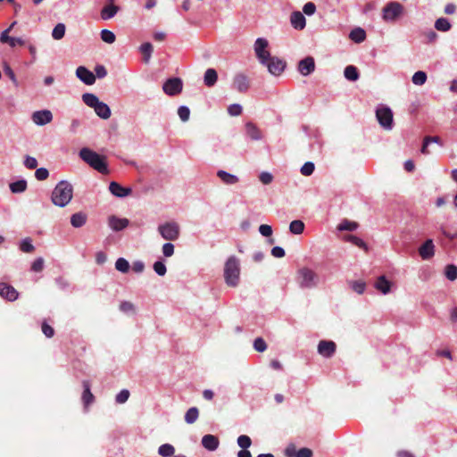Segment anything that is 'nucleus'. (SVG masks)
Segmentation results:
<instances>
[{"instance_id": "nucleus-7", "label": "nucleus", "mask_w": 457, "mask_h": 457, "mask_svg": "<svg viewBox=\"0 0 457 457\" xmlns=\"http://www.w3.org/2000/svg\"><path fill=\"white\" fill-rule=\"evenodd\" d=\"M403 12V6L398 2H390L383 9V19L386 21H395Z\"/></svg>"}, {"instance_id": "nucleus-18", "label": "nucleus", "mask_w": 457, "mask_h": 457, "mask_svg": "<svg viewBox=\"0 0 457 457\" xmlns=\"http://www.w3.org/2000/svg\"><path fill=\"white\" fill-rule=\"evenodd\" d=\"M129 224V220L126 218H118L115 215H112L108 218V225L114 231H120L127 228Z\"/></svg>"}, {"instance_id": "nucleus-13", "label": "nucleus", "mask_w": 457, "mask_h": 457, "mask_svg": "<svg viewBox=\"0 0 457 457\" xmlns=\"http://www.w3.org/2000/svg\"><path fill=\"white\" fill-rule=\"evenodd\" d=\"M337 349V345L333 341L321 340L318 345V353L323 357H331Z\"/></svg>"}, {"instance_id": "nucleus-56", "label": "nucleus", "mask_w": 457, "mask_h": 457, "mask_svg": "<svg viewBox=\"0 0 457 457\" xmlns=\"http://www.w3.org/2000/svg\"><path fill=\"white\" fill-rule=\"evenodd\" d=\"M49 171L46 168L37 169L35 172V177L37 180H45L48 178Z\"/></svg>"}, {"instance_id": "nucleus-26", "label": "nucleus", "mask_w": 457, "mask_h": 457, "mask_svg": "<svg viewBox=\"0 0 457 457\" xmlns=\"http://www.w3.org/2000/svg\"><path fill=\"white\" fill-rule=\"evenodd\" d=\"M375 287L382 294L386 295L390 292L391 283L386 278L385 276H380L375 282Z\"/></svg>"}, {"instance_id": "nucleus-43", "label": "nucleus", "mask_w": 457, "mask_h": 457, "mask_svg": "<svg viewBox=\"0 0 457 457\" xmlns=\"http://www.w3.org/2000/svg\"><path fill=\"white\" fill-rule=\"evenodd\" d=\"M412 83L418 86H422L427 80V74L424 71H416L412 76Z\"/></svg>"}, {"instance_id": "nucleus-19", "label": "nucleus", "mask_w": 457, "mask_h": 457, "mask_svg": "<svg viewBox=\"0 0 457 457\" xmlns=\"http://www.w3.org/2000/svg\"><path fill=\"white\" fill-rule=\"evenodd\" d=\"M109 190L113 195L117 197H124L129 195L132 193L131 188L124 187L115 181L110 183Z\"/></svg>"}, {"instance_id": "nucleus-46", "label": "nucleus", "mask_w": 457, "mask_h": 457, "mask_svg": "<svg viewBox=\"0 0 457 457\" xmlns=\"http://www.w3.org/2000/svg\"><path fill=\"white\" fill-rule=\"evenodd\" d=\"M237 445L242 448V449H247L248 447L251 446L252 445V440L251 438L246 436V435H241L237 437Z\"/></svg>"}, {"instance_id": "nucleus-15", "label": "nucleus", "mask_w": 457, "mask_h": 457, "mask_svg": "<svg viewBox=\"0 0 457 457\" xmlns=\"http://www.w3.org/2000/svg\"><path fill=\"white\" fill-rule=\"evenodd\" d=\"M0 296L5 300L12 302L18 298L19 293L12 286H11L7 283H4V282H1L0 283Z\"/></svg>"}, {"instance_id": "nucleus-35", "label": "nucleus", "mask_w": 457, "mask_h": 457, "mask_svg": "<svg viewBox=\"0 0 457 457\" xmlns=\"http://www.w3.org/2000/svg\"><path fill=\"white\" fill-rule=\"evenodd\" d=\"M83 102L89 107L95 109L97 104L100 102L98 97L92 93H85L82 95Z\"/></svg>"}, {"instance_id": "nucleus-2", "label": "nucleus", "mask_w": 457, "mask_h": 457, "mask_svg": "<svg viewBox=\"0 0 457 457\" xmlns=\"http://www.w3.org/2000/svg\"><path fill=\"white\" fill-rule=\"evenodd\" d=\"M79 157L90 167L102 174H108L109 170L105 157L98 154L96 152L84 147L79 151Z\"/></svg>"}, {"instance_id": "nucleus-29", "label": "nucleus", "mask_w": 457, "mask_h": 457, "mask_svg": "<svg viewBox=\"0 0 457 457\" xmlns=\"http://www.w3.org/2000/svg\"><path fill=\"white\" fill-rule=\"evenodd\" d=\"M217 176L221 179V181L227 185H234L238 182V179L237 176L230 174L225 170H218Z\"/></svg>"}, {"instance_id": "nucleus-14", "label": "nucleus", "mask_w": 457, "mask_h": 457, "mask_svg": "<svg viewBox=\"0 0 457 457\" xmlns=\"http://www.w3.org/2000/svg\"><path fill=\"white\" fill-rule=\"evenodd\" d=\"M315 70V61L312 56H307L301 60L298 63V71L303 76H308Z\"/></svg>"}, {"instance_id": "nucleus-27", "label": "nucleus", "mask_w": 457, "mask_h": 457, "mask_svg": "<svg viewBox=\"0 0 457 457\" xmlns=\"http://www.w3.org/2000/svg\"><path fill=\"white\" fill-rule=\"evenodd\" d=\"M217 80H218L217 71L212 68L207 69L204 73V85L211 87L215 85Z\"/></svg>"}, {"instance_id": "nucleus-63", "label": "nucleus", "mask_w": 457, "mask_h": 457, "mask_svg": "<svg viewBox=\"0 0 457 457\" xmlns=\"http://www.w3.org/2000/svg\"><path fill=\"white\" fill-rule=\"evenodd\" d=\"M259 232L263 237H270L272 235V228L270 225L262 224L259 227Z\"/></svg>"}, {"instance_id": "nucleus-38", "label": "nucleus", "mask_w": 457, "mask_h": 457, "mask_svg": "<svg viewBox=\"0 0 457 457\" xmlns=\"http://www.w3.org/2000/svg\"><path fill=\"white\" fill-rule=\"evenodd\" d=\"M304 229V223L300 220H293L289 225V230L291 233L299 235L302 234Z\"/></svg>"}, {"instance_id": "nucleus-42", "label": "nucleus", "mask_w": 457, "mask_h": 457, "mask_svg": "<svg viewBox=\"0 0 457 457\" xmlns=\"http://www.w3.org/2000/svg\"><path fill=\"white\" fill-rule=\"evenodd\" d=\"M65 34V25L63 23H58L53 29L52 37L60 40L64 37Z\"/></svg>"}, {"instance_id": "nucleus-44", "label": "nucleus", "mask_w": 457, "mask_h": 457, "mask_svg": "<svg viewBox=\"0 0 457 457\" xmlns=\"http://www.w3.org/2000/svg\"><path fill=\"white\" fill-rule=\"evenodd\" d=\"M115 268L122 273H127L129 270V263L126 259L120 257L116 261Z\"/></svg>"}, {"instance_id": "nucleus-23", "label": "nucleus", "mask_w": 457, "mask_h": 457, "mask_svg": "<svg viewBox=\"0 0 457 457\" xmlns=\"http://www.w3.org/2000/svg\"><path fill=\"white\" fill-rule=\"evenodd\" d=\"M87 216L85 212H79L71 215V224L74 228H80L87 222Z\"/></svg>"}, {"instance_id": "nucleus-12", "label": "nucleus", "mask_w": 457, "mask_h": 457, "mask_svg": "<svg viewBox=\"0 0 457 457\" xmlns=\"http://www.w3.org/2000/svg\"><path fill=\"white\" fill-rule=\"evenodd\" d=\"M419 254L422 260H429L435 255V245L432 239H427L420 247Z\"/></svg>"}, {"instance_id": "nucleus-20", "label": "nucleus", "mask_w": 457, "mask_h": 457, "mask_svg": "<svg viewBox=\"0 0 457 457\" xmlns=\"http://www.w3.org/2000/svg\"><path fill=\"white\" fill-rule=\"evenodd\" d=\"M219 445V438L213 435H205L202 438V445L208 451H215Z\"/></svg>"}, {"instance_id": "nucleus-59", "label": "nucleus", "mask_w": 457, "mask_h": 457, "mask_svg": "<svg viewBox=\"0 0 457 457\" xmlns=\"http://www.w3.org/2000/svg\"><path fill=\"white\" fill-rule=\"evenodd\" d=\"M365 287L366 284L363 281H354L352 283V289L360 295L364 292Z\"/></svg>"}, {"instance_id": "nucleus-64", "label": "nucleus", "mask_w": 457, "mask_h": 457, "mask_svg": "<svg viewBox=\"0 0 457 457\" xmlns=\"http://www.w3.org/2000/svg\"><path fill=\"white\" fill-rule=\"evenodd\" d=\"M295 457H312V451L306 447L301 448L296 452Z\"/></svg>"}, {"instance_id": "nucleus-6", "label": "nucleus", "mask_w": 457, "mask_h": 457, "mask_svg": "<svg viewBox=\"0 0 457 457\" xmlns=\"http://www.w3.org/2000/svg\"><path fill=\"white\" fill-rule=\"evenodd\" d=\"M376 118L379 125L386 130H391L393 128V112L389 107L378 108Z\"/></svg>"}, {"instance_id": "nucleus-22", "label": "nucleus", "mask_w": 457, "mask_h": 457, "mask_svg": "<svg viewBox=\"0 0 457 457\" xmlns=\"http://www.w3.org/2000/svg\"><path fill=\"white\" fill-rule=\"evenodd\" d=\"M82 386H83L84 391H83L81 399H82V402H83L85 407H87L89 404H91L94 402L95 396L91 392L90 384L87 380H84L82 382Z\"/></svg>"}, {"instance_id": "nucleus-41", "label": "nucleus", "mask_w": 457, "mask_h": 457, "mask_svg": "<svg viewBox=\"0 0 457 457\" xmlns=\"http://www.w3.org/2000/svg\"><path fill=\"white\" fill-rule=\"evenodd\" d=\"M153 46L151 43H144L140 46V51L142 54L144 55V61L145 62H147L151 57V54L153 53Z\"/></svg>"}, {"instance_id": "nucleus-48", "label": "nucleus", "mask_w": 457, "mask_h": 457, "mask_svg": "<svg viewBox=\"0 0 457 457\" xmlns=\"http://www.w3.org/2000/svg\"><path fill=\"white\" fill-rule=\"evenodd\" d=\"M314 169V163L312 162H307L302 166L300 171L303 176H310L313 173Z\"/></svg>"}, {"instance_id": "nucleus-9", "label": "nucleus", "mask_w": 457, "mask_h": 457, "mask_svg": "<svg viewBox=\"0 0 457 457\" xmlns=\"http://www.w3.org/2000/svg\"><path fill=\"white\" fill-rule=\"evenodd\" d=\"M183 83L179 78H171L167 79L163 86L162 89L165 94L168 96H176L182 91Z\"/></svg>"}, {"instance_id": "nucleus-24", "label": "nucleus", "mask_w": 457, "mask_h": 457, "mask_svg": "<svg viewBox=\"0 0 457 457\" xmlns=\"http://www.w3.org/2000/svg\"><path fill=\"white\" fill-rule=\"evenodd\" d=\"M245 131L247 136L253 140L262 139V132L253 122H247L245 124Z\"/></svg>"}, {"instance_id": "nucleus-49", "label": "nucleus", "mask_w": 457, "mask_h": 457, "mask_svg": "<svg viewBox=\"0 0 457 457\" xmlns=\"http://www.w3.org/2000/svg\"><path fill=\"white\" fill-rule=\"evenodd\" d=\"M21 251L24 253H32L35 249L34 245L31 244V240L29 238H25L20 245Z\"/></svg>"}, {"instance_id": "nucleus-62", "label": "nucleus", "mask_w": 457, "mask_h": 457, "mask_svg": "<svg viewBox=\"0 0 457 457\" xmlns=\"http://www.w3.org/2000/svg\"><path fill=\"white\" fill-rule=\"evenodd\" d=\"M260 181L264 185H269L272 182L273 176L269 172H262L259 176Z\"/></svg>"}, {"instance_id": "nucleus-30", "label": "nucleus", "mask_w": 457, "mask_h": 457, "mask_svg": "<svg viewBox=\"0 0 457 457\" xmlns=\"http://www.w3.org/2000/svg\"><path fill=\"white\" fill-rule=\"evenodd\" d=\"M349 37L355 43H361L366 38V32L361 28H355L350 32Z\"/></svg>"}, {"instance_id": "nucleus-3", "label": "nucleus", "mask_w": 457, "mask_h": 457, "mask_svg": "<svg viewBox=\"0 0 457 457\" xmlns=\"http://www.w3.org/2000/svg\"><path fill=\"white\" fill-rule=\"evenodd\" d=\"M224 278L227 286L236 287L240 279V263L236 256H230L224 265Z\"/></svg>"}, {"instance_id": "nucleus-28", "label": "nucleus", "mask_w": 457, "mask_h": 457, "mask_svg": "<svg viewBox=\"0 0 457 457\" xmlns=\"http://www.w3.org/2000/svg\"><path fill=\"white\" fill-rule=\"evenodd\" d=\"M119 7L113 4L105 5L101 11V18L104 21L112 19L118 12Z\"/></svg>"}, {"instance_id": "nucleus-31", "label": "nucleus", "mask_w": 457, "mask_h": 457, "mask_svg": "<svg viewBox=\"0 0 457 457\" xmlns=\"http://www.w3.org/2000/svg\"><path fill=\"white\" fill-rule=\"evenodd\" d=\"M343 239H344V241L350 242L353 245L364 249L365 251L368 250V246H367L366 243L362 239H361L360 237H358L356 236L345 235V236H344Z\"/></svg>"}, {"instance_id": "nucleus-4", "label": "nucleus", "mask_w": 457, "mask_h": 457, "mask_svg": "<svg viewBox=\"0 0 457 457\" xmlns=\"http://www.w3.org/2000/svg\"><path fill=\"white\" fill-rule=\"evenodd\" d=\"M295 280L302 289L316 287L320 282L319 275L308 267H302L297 270Z\"/></svg>"}, {"instance_id": "nucleus-32", "label": "nucleus", "mask_w": 457, "mask_h": 457, "mask_svg": "<svg viewBox=\"0 0 457 457\" xmlns=\"http://www.w3.org/2000/svg\"><path fill=\"white\" fill-rule=\"evenodd\" d=\"M451 28L452 25L446 18L441 17L435 21V29L438 31L447 32Z\"/></svg>"}, {"instance_id": "nucleus-33", "label": "nucleus", "mask_w": 457, "mask_h": 457, "mask_svg": "<svg viewBox=\"0 0 457 457\" xmlns=\"http://www.w3.org/2000/svg\"><path fill=\"white\" fill-rule=\"evenodd\" d=\"M344 75L350 81H356L359 79V71L353 65H348L344 71Z\"/></svg>"}, {"instance_id": "nucleus-60", "label": "nucleus", "mask_w": 457, "mask_h": 457, "mask_svg": "<svg viewBox=\"0 0 457 457\" xmlns=\"http://www.w3.org/2000/svg\"><path fill=\"white\" fill-rule=\"evenodd\" d=\"M162 253L165 257H170L174 253V245L171 243H165L162 245Z\"/></svg>"}, {"instance_id": "nucleus-57", "label": "nucleus", "mask_w": 457, "mask_h": 457, "mask_svg": "<svg viewBox=\"0 0 457 457\" xmlns=\"http://www.w3.org/2000/svg\"><path fill=\"white\" fill-rule=\"evenodd\" d=\"M228 112L231 116H238L242 113V107L237 104H230L228 108Z\"/></svg>"}, {"instance_id": "nucleus-5", "label": "nucleus", "mask_w": 457, "mask_h": 457, "mask_svg": "<svg viewBox=\"0 0 457 457\" xmlns=\"http://www.w3.org/2000/svg\"><path fill=\"white\" fill-rule=\"evenodd\" d=\"M158 231L165 240L174 241L179 237V226L176 222H166L160 225Z\"/></svg>"}, {"instance_id": "nucleus-8", "label": "nucleus", "mask_w": 457, "mask_h": 457, "mask_svg": "<svg viewBox=\"0 0 457 457\" xmlns=\"http://www.w3.org/2000/svg\"><path fill=\"white\" fill-rule=\"evenodd\" d=\"M268 45V41L262 37L257 38L254 43L255 54L262 64L266 63L270 57V52L266 49Z\"/></svg>"}, {"instance_id": "nucleus-37", "label": "nucleus", "mask_w": 457, "mask_h": 457, "mask_svg": "<svg viewBox=\"0 0 457 457\" xmlns=\"http://www.w3.org/2000/svg\"><path fill=\"white\" fill-rule=\"evenodd\" d=\"M174 453L175 448L170 444H163L158 448V453L162 457H170Z\"/></svg>"}, {"instance_id": "nucleus-50", "label": "nucleus", "mask_w": 457, "mask_h": 457, "mask_svg": "<svg viewBox=\"0 0 457 457\" xmlns=\"http://www.w3.org/2000/svg\"><path fill=\"white\" fill-rule=\"evenodd\" d=\"M253 348L257 352L262 353L267 349V344L262 337H257L253 342Z\"/></svg>"}, {"instance_id": "nucleus-52", "label": "nucleus", "mask_w": 457, "mask_h": 457, "mask_svg": "<svg viewBox=\"0 0 457 457\" xmlns=\"http://www.w3.org/2000/svg\"><path fill=\"white\" fill-rule=\"evenodd\" d=\"M41 328H42L43 334L46 337L51 338V337H53L54 336V328L52 326H50L49 324H47L46 321H43Z\"/></svg>"}, {"instance_id": "nucleus-54", "label": "nucleus", "mask_w": 457, "mask_h": 457, "mask_svg": "<svg viewBox=\"0 0 457 457\" xmlns=\"http://www.w3.org/2000/svg\"><path fill=\"white\" fill-rule=\"evenodd\" d=\"M130 394L129 391L127 389H122L117 395H116V402L118 403H124L128 401Z\"/></svg>"}, {"instance_id": "nucleus-45", "label": "nucleus", "mask_w": 457, "mask_h": 457, "mask_svg": "<svg viewBox=\"0 0 457 457\" xmlns=\"http://www.w3.org/2000/svg\"><path fill=\"white\" fill-rule=\"evenodd\" d=\"M101 39L107 44H112L114 43L116 37L112 31L109 29H103L101 31Z\"/></svg>"}, {"instance_id": "nucleus-53", "label": "nucleus", "mask_w": 457, "mask_h": 457, "mask_svg": "<svg viewBox=\"0 0 457 457\" xmlns=\"http://www.w3.org/2000/svg\"><path fill=\"white\" fill-rule=\"evenodd\" d=\"M154 270L159 276H164L167 271L165 264L160 261L154 263Z\"/></svg>"}, {"instance_id": "nucleus-39", "label": "nucleus", "mask_w": 457, "mask_h": 457, "mask_svg": "<svg viewBox=\"0 0 457 457\" xmlns=\"http://www.w3.org/2000/svg\"><path fill=\"white\" fill-rule=\"evenodd\" d=\"M358 223L355 221H351L348 220H344L338 226V230H347V231H353L358 228Z\"/></svg>"}, {"instance_id": "nucleus-21", "label": "nucleus", "mask_w": 457, "mask_h": 457, "mask_svg": "<svg viewBox=\"0 0 457 457\" xmlns=\"http://www.w3.org/2000/svg\"><path fill=\"white\" fill-rule=\"evenodd\" d=\"M290 21L295 29H303L306 25V20L303 14L300 12H294L291 14Z\"/></svg>"}, {"instance_id": "nucleus-11", "label": "nucleus", "mask_w": 457, "mask_h": 457, "mask_svg": "<svg viewBox=\"0 0 457 457\" xmlns=\"http://www.w3.org/2000/svg\"><path fill=\"white\" fill-rule=\"evenodd\" d=\"M31 119L35 124L44 126L52 121L53 114L49 110L37 111L32 113Z\"/></svg>"}, {"instance_id": "nucleus-47", "label": "nucleus", "mask_w": 457, "mask_h": 457, "mask_svg": "<svg viewBox=\"0 0 457 457\" xmlns=\"http://www.w3.org/2000/svg\"><path fill=\"white\" fill-rule=\"evenodd\" d=\"M120 310L125 313H135V305L129 301L121 302L120 304Z\"/></svg>"}, {"instance_id": "nucleus-36", "label": "nucleus", "mask_w": 457, "mask_h": 457, "mask_svg": "<svg viewBox=\"0 0 457 457\" xmlns=\"http://www.w3.org/2000/svg\"><path fill=\"white\" fill-rule=\"evenodd\" d=\"M27 188V181L24 179H21L10 184V189L12 193H22Z\"/></svg>"}, {"instance_id": "nucleus-17", "label": "nucleus", "mask_w": 457, "mask_h": 457, "mask_svg": "<svg viewBox=\"0 0 457 457\" xmlns=\"http://www.w3.org/2000/svg\"><path fill=\"white\" fill-rule=\"evenodd\" d=\"M76 75L86 85H93L96 81L95 74L84 66L77 68Z\"/></svg>"}, {"instance_id": "nucleus-10", "label": "nucleus", "mask_w": 457, "mask_h": 457, "mask_svg": "<svg viewBox=\"0 0 457 457\" xmlns=\"http://www.w3.org/2000/svg\"><path fill=\"white\" fill-rule=\"evenodd\" d=\"M263 64L267 66L269 72L274 76H279L286 68V62L275 56H270L267 62Z\"/></svg>"}, {"instance_id": "nucleus-40", "label": "nucleus", "mask_w": 457, "mask_h": 457, "mask_svg": "<svg viewBox=\"0 0 457 457\" xmlns=\"http://www.w3.org/2000/svg\"><path fill=\"white\" fill-rule=\"evenodd\" d=\"M445 275L449 280H455L457 278V266L454 264L446 265L445 269Z\"/></svg>"}, {"instance_id": "nucleus-16", "label": "nucleus", "mask_w": 457, "mask_h": 457, "mask_svg": "<svg viewBox=\"0 0 457 457\" xmlns=\"http://www.w3.org/2000/svg\"><path fill=\"white\" fill-rule=\"evenodd\" d=\"M233 86L241 93L246 92L250 87V80L246 75L238 73L234 77Z\"/></svg>"}, {"instance_id": "nucleus-61", "label": "nucleus", "mask_w": 457, "mask_h": 457, "mask_svg": "<svg viewBox=\"0 0 457 457\" xmlns=\"http://www.w3.org/2000/svg\"><path fill=\"white\" fill-rule=\"evenodd\" d=\"M4 71L5 73L6 76L9 77V79L14 83L17 85V80H16V77H15V74H14V71H12V69L10 67L9 64H7L6 62L4 64Z\"/></svg>"}, {"instance_id": "nucleus-58", "label": "nucleus", "mask_w": 457, "mask_h": 457, "mask_svg": "<svg viewBox=\"0 0 457 457\" xmlns=\"http://www.w3.org/2000/svg\"><path fill=\"white\" fill-rule=\"evenodd\" d=\"M24 165L29 170H34L37 166V161L36 158L27 155L24 161Z\"/></svg>"}, {"instance_id": "nucleus-55", "label": "nucleus", "mask_w": 457, "mask_h": 457, "mask_svg": "<svg viewBox=\"0 0 457 457\" xmlns=\"http://www.w3.org/2000/svg\"><path fill=\"white\" fill-rule=\"evenodd\" d=\"M43 269H44V259L39 257L33 262V263L31 265V270H33L35 272H40L43 270Z\"/></svg>"}, {"instance_id": "nucleus-25", "label": "nucleus", "mask_w": 457, "mask_h": 457, "mask_svg": "<svg viewBox=\"0 0 457 457\" xmlns=\"http://www.w3.org/2000/svg\"><path fill=\"white\" fill-rule=\"evenodd\" d=\"M94 110L96 115L104 120H107L111 117V109L104 102H99Z\"/></svg>"}, {"instance_id": "nucleus-1", "label": "nucleus", "mask_w": 457, "mask_h": 457, "mask_svg": "<svg viewBox=\"0 0 457 457\" xmlns=\"http://www.w3.org/2000/svg\"><path fill=\"white\" fill-rule=\"evenodd\" d=\"M73 197V187L66 180L60 181L54 188L51 195L52 203L59 207H65Z\"/></svg>"}, {"instance_id": "nucleus-51", "label": "nucleus", "mask_w": 457, "mask_h": 457, "mask_svg": "<svg viewBox=\"0 0 457 457\" xmlns=\"http://www.w3.org/2000/svg\"><path fill=\"white\" fill-rule=\"evenodd\" d=\"M178 114L182 121H187L190 115V110L187 106H180L178 110Z\"/></svg>"}, {"instance_id": "nucleus-34", "label": "nucleus", "mask_w": 457, "mask_h": 457, "mask_svg": "<svg viewBox=\"0 0 457 457\" xmlns=\"http://www.w3.org/2000/svg\"><path fill=\"white\" fill-rule=\"evenodd\" d=\"M199 417V410L196 407L189 408L185 414V421L187 424L195 423Z\"/></svg>"}]
</instances>
